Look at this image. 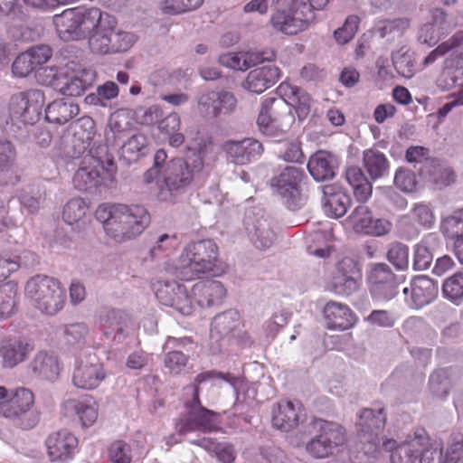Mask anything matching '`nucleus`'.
<instances>
[{"instance_id": "f257e3e1", "label": "nucleus", "mask_w": 463, "mask_h": 463, "mask_svg": "<svg viewBox=\"0 0 463 463\" xmlns=\"http://www.w3.org/2000/svg\"><path fill=\"white\" fill-rule=\"evenodd\" d=\"M217 381L226 382L233 387L237 383V379L230 373L207 371L197 374L194 383L184 387V412L180 415L175 423L177 434L185 435L194 431L211 432L217 429V413L203 407L199 398L203 383L211 382L216 384Z\"/></svg>"}, {"instance_id": "f03ea898", "label": "nucleus", "mask_w": 463, "mask_h": 463, "mask_svg": "<svg viewBox=\"0 0 463 463\" xmlns=\"http://www.w3.org/2000/svg\"><path fill=\"white\" fill-rule=\"evenodd\" d=\"M95 216L103 223L106 234L116 242L136 239L150 223L148 211L140 204H101Z\"/></svg>"}, {"instance_id": "7ed1b4c3", "label": "nucleus", "mask_w": 463, "mask_h": 463, "mask_svg": "<svg viewBox=\"0 0 463 463\" xmlns=\"http://www.w3.org/2000/svg\"><path fill=\"white\" fill-rule=\"evenodd\" d=\"M218 247L213 240H200L186 245L178 260H167L163 269L183 280H193L213 270Z\"/></svg>"}, {"instance_id": "20e7f679", "label": "nucleus", "mask_w": 463, "mask_h": 463, "mask_svg": "<svg viewBox=\"0 0 463 463\" xmlns=\"http://www.w3.org/2000/svg\"><path fill=\"white\" fill-rule=\"evenodd\" d=\"M313 437L306 444V451L312 458L324 459L341 452L346 442V430L341 424L315 419L311 422Z\"/></svg>"}, {"instance_id": "39448f33", "label": "nucleus", "mask_w": 463, "mask_h": 463, "mask_svg": "<svg viewBox=\"0 0 463 463\" xmlns=\"http://www.w3.org/2000/svg\"><path fill=\"white\" fill-rule=\"evenodd\" d=\"M25 296L40 312L53 316L61 311L66 301L65 289L53 277L36 275L25 285Z\"/></svg>"}, {"instance_id": "423d86ee", "label": "nucleus", "mask_w": 463, "mask_h": 463, "mask_svg": "<svg viewBox=\"0 0 463 463\" xmlns=\"http://www.w3.org/2000/svg\"><path fill=\"white\" fill-rule=\"evenodd\" d=\"M315 19L305 0H276L270 22L274 29L288 35L306 30Z\"/></svg>"}, {"instance_id": "0eeeda50", "label": "nucleus", "mask_w": 463, "mask_h": 463, "mask_svg": "<svg viewBox=\"0 0 463 463\" xmlns=\"http://www.w3.org/2000/svg\"><path fill=\"white\" fill-rule=\"evenodd\" d=\"M295 122V116L284 99L268 98L260 107L257 118L260 131L271 138H284Z\"/></svg>"}, {"instance_id": "6e6552de", "label": "nucleus", "mask_w": 463, "mask_h": 463, "mask_svg": "<svg viewBox=\"0 0 463 463\" xmlns=\"http://www.w3.org/2000/svg\"><path fill=\"white\" fill-rule=\"evenodd\" d=\"M207 176L200 158L172 159L162 172L163 182L171 194L184 191L192 184H202Z\"/></svg>"}, {"instance_id": "1a4fd4ad", "label": "nucleus", "mask_w": 463, "mask_h": 463, "mask_svg": "<svg viewBox=\"0 0 463 463\" xmlns=\"http://www.w3.org/2000/svg\"><path fill=\"white\" fill-rule=\"evenodd\" d=\"M101 18V11L98 8L67 9L55 16L54 24L59 36L63 41H74L90 34Z\"/></svg>"}, {"instance_id": "9d476101", "label": "nucleus", "mask_w": 463, "mask_h": 463, "mask_svg": "<svg viewBox=\"0 0 463 463\" xmlns=\"http://www.w3.org/2000/svg\"><path fill=\"white\" fill-rule=\"evenodd\" d=\"M33 392L20 388L11 397L0 402V415L9 419L14 426L21 430H32L40 420L39 413L33 409Z\"/></svg>"}, {"instance_id": "9b49d317", "label": "nucleus", "mask_w": 463, "mask_h": 463, "mask_svg": "<svg viewBox=\"0 0 463 463\" xmlns=\"http://www.w3.org/2000/svg\"><path fill=\"white\" fill-rule=\"evenodd\" d=\"M305 174L296 166H286L280 173L271 179V186L280 197L283 204L291 210L300 209L307 201L302 193L301 183Z\"/></svg>"}, {"instance_id": "f8f14e48", "label": "nucleus", "mask_w": 463, "mask_h": 463, "mask_svg": "<svg viewBox=\"0 0 463 463\" xmlns=\"http://www.w3.org/2000/svg\"><path fill=\"white\" fill-rule=\"evenodd\" d=\"M98 323L102 335L113 344L130 336L135 329L132 317L118 308L103 307L99 311Z\"/></svg>"}, {"instance_id": "ddd939ff", "label": "nucleus", "mask_w": 463, "mask_h": 463, "mask_svg": "<svg viewBox=\"0 0 463 463\" xmlns=\"http://www.w3.org/2000/svg\"><path fill=\"white\" fill-rule=\"evenodd\" d=\"M62 80L59 87L63 95L80 96L96 80V71L91 68H84L73 60L63 63L61 71Z\"/></svg>"}, {"instance_id": "4468645a", "label": "nucleus", "mask_w": 463, "mask_h": 463, "mask_svg": "<svg viewBox=\"0 0 463 463\" xmlns=\"http://www.w3.org/2000/svg\"><path fill=\"white\" fill-rule=\"evenodd\" d=\"M105 377L103 364L94 352L87 351L76 359L72 374V383L76 387L86 390L95 389Z\"/></svg>"}, {"instance_id": "2eb2a0df", "label": "nucleus", "mask_w": 463, "mask_h": 463, "mask_svg": "<svg viewBox=\"0 0 463 463\" xmlns=\"http://www.w3.org/2000/svg\"><path fill=\"white\" fill-rule=\"evenodd\" d=\"M75 128L74 134L67 137L61 147L62 156L69 159L91 155L90 148L96 135L95 122L90 117L80 118Z\"/></svg>"}, {"instance_id": "dca6fc26", "label": "nucleus", "mask_w": 463, "mask_h": 463, "mask_svg": "<svg viewBox=\"0 0 463 463\" xmlns=\"http://www.w3.org/2000/svg\"><path fill=\"white\" fill-rule=\"evenodd\" d=\"M44 94L40 90H29L12 96L9 111L13 119L33 125L41 114Z\"/></svg>"}, {"instance_id": "f3484780", "label": "nucleus", "mask_w": 463, "mask_h": 463, "mask_svg": "<svg viewBox=\"0 0 463 463\" xmlns=\"http://www.w3.org/2000/svg\"><path fill=\"white\" fill-rule=\"evenodd\" d=\"M370 291L380 301L392 299L398 293V279L386 263L373 265L368 274Z\"/></svg>"}, {"instance_id": "a211bd4d", "label": "nucleus", "mask_w": 463, "mask_h": 463, "mask_svg": "<svg viewBox=\"0 0 463 463\" xmlns=\"http://www.w3.org/2000/svg\"><path fill=\"white\" fill-rule=\"evenodd\" d=\"M156 297L162 305L171 307L183 315L188 316L194 311L187 288L177 281H157Z\"/></svg>"}, {"instance_id": "6ab92c4d", "label": "nucleus", "mask_w": 463, "mask_h": 463, "mask_svg": "<svg viewBox=\"0 0 463 463\" xmlns=\"http://www.w3.org/2000/svg\"><path fill=\"white\" fill-rule=\"evenodd\" d=\"M46 455L53 463H68L78 448V439L68 430H59L50 433L45 441Z\"/></svg>"}, {"instance_id": "aec40b11", "label": "nucleus", "mask_w": 463, "mask_h": 463, "mask_svg": "<svg viewBox=\"0 0 463 463\" xmlns=\"http://www.w3.org/2000/svg\"><path fill=\"white\" fill-rule=\"evenodd\" d=\"M244 226L250 241L256 249L265 250L274 244L276 233L270 222L260 212H247Z\"/></svg>"}, {"instance_id": "412c9836", "label": "nucleus", "mask_w": 463, "mask_h": 463, "mask_svg": "<svg viewBox=\"0 0 463 463\" xmlns=\"http://www.w3.org/2000/svg\"><path fill=\"white\" fill-rule=\"evenodd\" d=\"M348 222L355 232L374 237L388 234L392 227L387 219L373 218L371 210L365 204L356 206L348 217Z\"/></svg>"}, {"instance_id": "4be33fe9", "label": "nucleus", "mask_w": 463, "mask_h": 463, "mask_svg": "<svg viewBox=\"0 0 463 463\" xmlns=\"http://www.w3.org/2000/svg\"><path fill=\"white\" fill-rule=\"evenodd\" d=\"M226 159L237 165H244L260 157L264 151L262 144L255 138L241 140L228 139L222 145Z\"/></svg>"}, {"instance_id": "5701e85b", "label": "nucleus", "mask_w": 463, "mask_h": 463, "mask_svg": "<svg viewBox=\"0 0 463 463\" xmlns=\"http://www.w3.org/2000/svg\"><path fill=\"white\" fill-rule=\"evenodd\" d=\"M386 422V413L383 408H365L357 414L355 423L358 437L362 442L375 444L383 430Z\"/></svg>"}, {"instance_id": "b1692460", "label": "nucleus", "mask_w": 463, "mask_h": 463, "mask_svg": "<svg viewBox=\"0 0 463 463\" xmlns=\"http://www.w3.org/2000/svg\"><path fill=\"white\" fill-rule=\"evenodd\" d=\"M437 283L425 275L414 277L409 287H405L402 292L405 296L407 305L415 309L421 308L432 301L438 296Z\"/></svg>"}, {"instance_id": "393cba45", "label": "nucleus", "mask_w": 463, "mask_h": 463, "mask_svg": "<svg viewBox=\"0 0 463 463\" xmlns=\"http://www.w3.org/2000/svg\"><path fill=\"white\" fill-rule=\"evenodd\" d=\"M52 57V49L47 45H37L19 54L12 65L13 73L26 77L36 71Z\"/></svg>"}, {"instance_id": "a878e982", "label": "nucleus", "mask_w": 463, "mask_h": 463, "mask_svg": "<svg viewBox=\"0 0 463 463\" xmlns=\"http://www.w3.org/2000/svg\"><path fill=\"white\" fill-rule=\"evenodd\" d=\"M104 181L105 177L99 169V161L94 158L93 155L84 156L81 165L73 175L74 187L79 191L90 192L92 189L98 188Z\"/></svg>"}, {"instance_id": "bb28decb", "label": "nucleus", "mask_w": 463, "mask_h": 463, "mask_svg": "<svg viewBox=\"0 0 463 463\" xmlns=\"http://www.w3.org/2000/svg\"><path fill=\"white\" fill-rule=\"evenodd\" d=\"M280 69L274 64H268L251 70L242 81L243 89L257 94L264 92L273 86L280 78Z\"/></svg>"}, {"instance_id": "cd10ccee", "label": "nucleus", "mask_w": 463, "mask_h": 463, "mask_svg": "<svg viewBox=\"0 0 463 463\" xmlns=\"http://www.w3.org/2000/svg\"><path fill=\"white\" fill-rule=\"evenodd\" d=\"M33 351L32 345L18 337L5 338L0 342V358L4 368L12 369L25 361Z\"/></svg>"}, {"instance_id": "c85d7f7f", "label": "nucleus", "mask_w": 463, "mask_h": 463, "mask_svg": "<svg viewBox=\"0 0 463 463\" xmlns=\"http://www.w3.org/2000/svg\"><path fill=\"white\" fill-rule=\"evenodd\" d=\"M115 21L108 14L101 13V18L89 38V47L93 53L104 55L112 52V33Z\"/></svg>"}, {"instance_id": "c756f323", "label": "nucleus", "mask_w": 463, "mask_h": 463, "mask_svg": "<svg viewBox=\"0 0 463 463\" xmlns=\"http://www.w3.org/2000/svg\"><path fill=\"white\" fill-rule=\"evenodd\" d=\"M192 295L200 307H210L220 305L223 301L226 289L218 280L205 279L200 280L193 286Z\"/></svg>"}, {"instance_id": "7c9ffc66", "label": "nucleus", "mask_w": 463, "mask_h": 463, "mask_svg": "<svg viewBox=\"0 0 463 463\" xmlns=\"http://www.w3.org/2000/svg\"><path fill=\"white\" fill-rule=\"evenodd\" d=\"M338 166L337 156L325 150L316 152L310 156L307 163L309 174L317 182L333 179Z\"/></svg>"}, {"instance_id": "2f4dec72", "label": "nucleus", "mask_w": 463, "mask_h": 463, "mask_svg": "<svg viewBox=\"0 0 463 463\" xmlns=\"http://www.w3.org/2000/svg\"><path fill=\"white\" fill-rule=\"evenodd\" d=\"M439 244V237L434 232L426 234L420 242L416 243L413 246V270L423 271L428 269L433 261L435 251Z\"/></svg>"}, {"instance_id": "473e14b6", "label": "nucleus", "mask_w": 463, "mask_h": 463, "mask_svg": "<svg viewBox=\"0 0 463 463\" xmlns=\"http://www.w3.org/2000/svg\"><path fill=\"white\" fill-rule=\"evenodd\" d=\"M355 265L350 260H343L332 279L333 290L342 296H350L359 289Z\"/></svg>"}, {"instance_id": "72a5a7b5", "label": "nucleus", "mask_w": 463, "mask_h": 463, "mask_svg": "<svg viewBox=\"0 0 463 463\" xmlns=\"http://www.w3.org/2000/svg\"><path fill=\"white\" fill-rule=\"evenodd\" d=\"M323 313L329 329L346 330L355 323L354 314L345 304L329 301L325 305Z\"/></svg>"}, {"instance_id": "f704fd0d", "label": "nucleus", "mask_w": 463, "mask_h": 463, "mask_svg": "<svg viewBox=\"0 0 463 463\" xmlns=\"http://www.w3.org/2000/svg\"><path fill=\"white\" fill-rule=\"evenodd\" d=\"M351 202L350 196L340 187L333 184L323 187V206L327 214L335 218L344 216Z\"/></svg>"}, {"instance_id": "c9c22d12", "label": "nucleus", "mask_w": 463, "mask_h": 463, "mask_svg": "<svg viewBox=\"0 0 463 463\" xmlns=\"http://www.w3.org/2000/svg\"><path fill=\"white\" fill-rule=\"evenodd\" d=\"M300 406L292 402H278L272 410L273 426L283 431L295 429L299 423Z\"/></svg>"}, {"instance_id": "e433bc0d", "label": "nucleus", "mask_w": 463, "mask_h": 463, "mask_svg": "<svg viewBox=\"0 0 463 463\" xmlns=\"http://www.w3.org/2000/svg\"><path fill=\"white\" fill-rule=\"evenodd\" d=\"M80 112L77 103L70 99H59L45 109V118L50 123L63 125L74 118Z\"/></svg>"}, {"instance_id": "4c0bfd02", "label": "nucleus", "mask_w": 463, "mask_h": 463, "mask_svg": "<svg viewBox=\"0 0 463 463\" xmlns=\"http://www.w3.org/2000/svg\"><path fill=\"white\" fill-rule=\"evenodd\" d=\"M455 384L452 373L445 368L437 369L429 377L428 389L433 399L445 402Z\"/></svg>"}, {"instance_id": "58836bf2", "label": "nucleus", "mask_w": 463, "mask_h": 463, "mask_svg": "<svg viewBox=\"0 0 463 463\" xmlns=\"http://www.w3.org/2000/svg\"><path fill=\"white\" fill-rule=\"evenodd\" d=\"M33 373L47 381H54L60 373V367L56 357L45 352L37 353L29 364Z\"/></svg>"}, {"instance_id": "ea45409f", "label": "nucleus", "mask_w": 463, "mask_h": 463, "mask_svg": "<svg viewBox=\"0 0 463 463\" xmlns=\"http://www.w3.org/2000/svg\"><path fill=\"white\" fill-rule=\"evenodd\" d=\"M241 326L240 315L237 311L230 309L215 316L211 324L212 337H224L235 331Z\"/></svg>"}, {"instance_id": "a19ab883", "label": "nucleus", "mask_w": 463, "mask_h": 463, "mask_svg": "<svg viewBox=\"0 0 463 463\" xmlns=\"http://www.w3.org/2000/svg\"><path fill=\"white\" fill-rule=\"evenodd\" d=\"M363 165L372 180L382 178L389 172L387 157L377 149L370 148L363 152Z\"/></svg>"}, {"instance_id": "79ce46f5", "label": "nucleus", "mask_w": 463, "mask_h": 463, "mask_svg": "<svg viewBox=\"0 0 463 463\" xmlns=\"http://www.w3.org/2000/svg\"><path fill=\"white\" fill-rule=\"evenodd\" d=\"M345 179L353 187L355 198L365 203L372 195L373 186L359 166H350L345 171Z\"/></svg>"}, {"instance_id": "37998d69", "label": "nucleus", "mask_w": 463, "mask_h": 463, "mask_svg": "<svg viewBox=\"0 0 463 463\" xmlns=\"http://www.w3.org/2000/svg\"><path fill=\"white\" fill-rule=\"evenodd\" d=\"M409 27L410 20L408 18L382 20L375 24L373 33L382 39L393 42L402 38Z\"/></svg>"}, {"instance_id": "c03bdc74", "label": "nucleus", "mask_w": 463, "mask_h": 463, "mask_svg": "<svg viewBox=\"0 0 463 463\" xmlns=\"http://www.w3.org/2000/svg\"><path fill=\"white\" fill-rule=\"evenodd\" d=\"M190 442L213 454L221 463H233L236 458L235 449L229 443H219L211 438L194 439Z\"/></svg>"}, {"instance_id": "a18cd8bd", "label": "nucleus", "mask_w": 463, "mask_h": 463, "mask_svg": "<svg viewBox=\"0 0 463 463\" xmlns=\"http://www.w3.org/2000/svg\"><path fill=\"white\" fill-rule=\"evenodd\" d=\"M426 167L430 182L439 188L446 187L455 182V174L449 166L431 160L426 163Z\"/></svg>"}, {"instance_id": "49530a36", "label": "nucleus", "mask_w": 463, "mask_h": 463, "mask_svg": "<svg viewBox=\"0 0 463 463\" xmlns=\"http://www.w3.org/2000/svg\"><path fill=\"white\" fill-rule=\"evenodd\" d=\"M440 230L448 239L457 242L463 241V209L456 211L453 214L444 218L441 222Z\"/></svg>"}, {"instance_id": "de8ad7c7", "label": "nucleus", "mask_w": 463, "mask_h": 463, "mask_svg": "<svg viewBox=\"0 0 463 463\" xmlns=\"http://www.w3.org/2000/svg\"><path fill=\"white\" fill-rule=\"evenodd\" d=\"M387 260L399 271L409 268V247L399 241L392 242L386 252Z\"/></svg>"}, {"instance_id": "09e8293b", "label": "nucleus", "mask_w": 463, "mask_h": 463, "mask_svg": "<svg viewBox=\"0 0 463 463\" xmlns=\"http://www.w3.org/2000/svg\"><path fill=\"white\" fill-rule=\"evenodd\" d=\"M392 64L396 71L403 77L411 78L414 74V61L412 53L406 46H402L392 53Z\"/></svg>"}, {"instance_id": "8fccbe9b", "label": "nucleus", "mask_w": 463, "mask_h": 463, "mask_svg": "<svg viewBox=\"0 0 463 463\" xmlns=\"http://www.w3.org/2000/svg\"><path fill=\"white\" fill-rule=\"evenodd\" d=\"M88 205L82 198L73 197L65 203L62 219L70 225L78 223L86 215Z\"/></svg>"}, {"instance_id": "3c124183", "label": "nucleus", "mask_w": 463, "mask_h": 463, "mask_svg": "<svg viewBox=\"0 0 463 463\" xmlns=\"http://www.w3.org/2000/svg\"><path fill=\"white\" fill-rule=\"evenodd\" d=\"M147 138L141 133H137L128 138L122 146V155L129 161L144 156L147 150Z\"/></svg>"}, {"instance_id": "603ef678", "label": "nucleus", "mask_w": 463, "mask_h": 463, "mask_svg": "<svg viewBox=\"0 0 463 463\" xmlns=\"http://www.w3.org/2000/svg\"><path fill=\"white\" fill-rule=\"evenodd\" d=\"M65 407L74 411L83 427L91 426L98 418V411L95 407L85 404L78 400L70 399L65 402Z\"/></svg>"}, {"instance_id": "864d4df0", "label": "nucleus", "mask_w": 463, "mask_h": 463, "mask_svg": "<svg viewBox=\"0 0 463 463\" xmlns=\"http://www.w3.org/2000/svg\"><path fill=\"white\" fill-rule=\"evenodd\" d=\"M419 441L413 439L410 442L398 445L391 454L392 463H414L419 457Z\"/></svg>"}, {"instance_id": "5fc2aeb1", "label": "nucleus", "mask_w": 463, "mask_h": 463, "mask_svg": "<svg viewBox=\"0 0 463 463\" xmlns=\"http://www.w3.org/2000/svg\"><path fill=\"white\" fill-rule=\"evenodd\" d=\"M255 57L250 55L249 52L225 53L220 55L219 62L232 70L246 71L254 66Z\"/></svg>"}, {"instance_id": "6e6d98bb", "label": "nucleus", "mask_w": 463, "mask_h": 463, "mask_svg": "<svg viewBox=\"0 0 463 463\" xmlns=\"http://www.w3.org/2000/svg\"><path fill=\"white\" fill-rule=\"evenodd\" d=\"M446 298L458 305L463 299V272H458L448 278L442 285Z\"/></svg>"}, {"instance_id": "4d7b16f0", "label": "nucleus", "mask_w": 463, "mask_h": 463, "mask_svg": "<svg viewBox=\"0 0 463 463\" xmlns=\"http://www.w3.org/2000/svg\"><path fill=\"white\" fill-rule=\"evenodd\" d=\"M17 288L14 284L7 283L0 287V317L7 318L15 310Z\"/></svg>"}, {"instance_id": "13d9d810", "label": "nucleus", "mask_w": 463, "mask_h": 463, "mask_svg": "<svg viewBox=\"0 0 463 463\" xmlns=\"http://www.w3.org/2000/svg\"><path fill=\"white\" fill-rule=\"evenodd\" d=\"M89 328L85 323H73L64 326L63 335L65 342L71 346L80 347L86 342Z\"/></svg>"}, {"instance_id": "bf43d9fd", "label": "nucleus", "mask_w": 463, "mask_h": 463, "mask_svg": "<svg viewBox=\"0 0 463 463\" xmlns=\"http://www.w3.org/2000/svg\"><path fill=\"white\" fill-rule=\"evenodd\" d=\"M204 0H165L161 9L167 14H181L198 9Z\"/></svg>"}, {"instance_id": "052dcab7", "label": "nucleus", "mask_w": 463, "mask_h": 463, "mask_svg": "<svg viewBox=\"0 0 463 463\" xmlns=\"http://www.w3.org/2000/svg\"><path fill=\"white\" fill-rule=\"evenodd\" d=\"M190 354H184L182 350L168 352L164 358L165 368L171 374H180L185 371Z\"/></svg>"}, {"instance_id": "680f3d73", "label": "nucleus", "mask_w": 463, "mask_h": 463, "mask_svg": "<svg viewBox=\"0 0 463 463\" xmlns=\"http://www.w3.org/2000/svg\"><path fill=\"white\" fill-rule=\"evenodd\" d=\"M412 220L422 229H431L436 218L433 211L424 203H417L411 211Z\"/></svg>"}, {"instance_id": "e2e57ef3", "label": "nucleus", "mask_w": 463, "mask_h": 463, "mask_svg": "<svg viewBox=\"0 0 463 463\" xmlns=\"http://www.w3.org/2000/svg\"><path fill=\"white\" fill-rule=\"evenodd\" d=\"M131 110L119 109L110 115L109 126L114 133H122L131 128Z\"/></svg>"}, {"instance_id": "0e129e2a", "label": "nucleus", "mask_w": 463, "mask_h": 463, "mask_svg": "<svg viewBox=\"0 0 463 463\" xmlns=\"http://www.w3.org/2000/svg\"><path fill=\"white\" fill-rule=\"evenodd\" d=\"M109 457L113 463H131L130 445L123 440L114 441L109 448Z\"/></svg>"}, {"instance_id": "69168bd1", "label": "nucleus", "mask_w": 463, "mask_h": 463, "mask_svg": "<svg viewBox=\"0 0 463 463\" xmlns=\"http://www.w3.org/2000/svg\"><path fill=\"white\" fill-rule=\"evenodd\" d=\"M359 18L356 15H350L346 18L343 27L335 31L334 36L339 44L348 43L354 36L358 30Z\"/></svg>"}, {"instance_id": "338daca9", "label": "nucleus", "mask_w": 463, "mask_h": 463, "mask_svg": "<svg viewBox=\"0 0 463 463\" xmlns=\"http://www.w3.org/2000/svg\"><path fill=\"white\" fill-rule=\"evenodd\" d=\"M14 148L7 139H0V175L12 170Z\"/></svg>"}, {"instance_id": "774afa93", "label": "nucleus", "mask_w": 463, "mask_h": 463, "mask_svg": "<svg viewBox=\"0 0 463 463\" xmlns=\"http://www.w3.org/2000/svg\"><path fill=\"white\" fill-rule=\"evenodd\" d=\"M445 463H463V437H455L449 444Z\"/></svg>"}]
</instances>
